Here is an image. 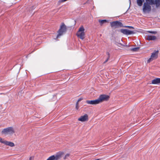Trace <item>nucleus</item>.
<instances>
[{
    "mask_svg": "<svg viewBox=\"0 0 160 160\" xmlns=\"http://www.w3.org/2000/svg\"><path fill=\"white\" fill-rule=\"evenodd\" d=\"M144 0H137V2L138 5L139 6H141Z\"/></svg>",
    "mask_w": 160,
    "mask_h": 160,
    "instance_id": "16",
    "label": "nucleus"
},
{
    "mask_svg": "<svg viewBox=\"0 0 160 160\" xmlns=\"http://www.w3.org/2000/svg\"><path fill=\"white\" fill-rule=\"evenodd\" d=\"M79 105H76V109L78 110L79 108Z\"/></svg>",
    "mask_w": 160,
    "mask_h": 160,
    "instance_id": "23",
    "label": "nucleus"
},
{
    "mask_svg": "<svg viewBox=\"0 0 160 160\" xmlns=\"http://www.w3.org/2000/svg\"><path fill=\"white\" fill-rule=\"evenodd\" d=\"M107 55H108V57H110V54H109V53L108 52H107Z\"/></svg>",
    "mask_w": 160,
    "mask_h": 160,
    "instance_id": "26",
    "label": "nucleus"
},
{
    "mask_svg": "<svg viewBox=\"0 0 160 160\" xmlns=\"http://www.w3.org/2000/svg\"><path fill=\"white\" fill-rule=\"evenodd\" d=\"M31 159H32V158H31H31H30L29 160H31Z\"/></svg>",
    "mask_w": 160,
    "mask_h": 160,
    "instance_id": "28",
    "label": "nucleus"
},
{
    "mask_svg": "<svg viewBox=\"0 0 160 160\" xmlns=\"http://www.w3.org/2000/svg\"><path fill=\"white\" fill-rule=\"evenodd\" d=\"M99 22H100V24L101 25H102L104 23L106 22H107V20H99Z\"/></svg>",
    "mask_w": 160,
    "mask_h": 160,
    "instance_id": "18",
    "label": "nucleus"
},
{
    "mask_svg": "<svg viewBox=\"0 0 160 160\" xmlns=\"http://www.w3.org/2000/svg\"><path fill=\"white\" fill-rule=\"evenodd\" d=\"M67 30L66 26L64 23L61 25V36L65 34Z\"/></svg>",
    "mask_w": 160,
    "mask_h": 160,
    "instance_id": "7",
    "label": "nucleus"
},
{
    "mask_svg": "<svg viewBox=\"0 0 160 160\" xmlns=\"http://www.w3.org/2000/svg\"><path fill=\"white\" fill-rule=\"evenodd\" d=\"M110 25L111 27L113 28H116L122 26V23L118 21L110 22Z\"/></svg>",
    "mask_w": 160,
    "mask_h": 160,
    "instance_id": "6",
    "label": "nucleus"
},
{
    "mask_svg": "<svg viewBox=\"0 0 160 160\" xmlns=\"http://www.w3.org/2000/svg\"><path fill=\"white\" fill-rule=\"evenodd\" d=\"M109 98V96L108 95L102 94L100 95L98 99L99 103H101L103 102L108 101Z\"/></svg>",
    "mask_w": 160,
    "mask_h": 160,
    "instance_id": "4",
    "label": "nucleus"
},
{
    "mask_svg": "<svg viewBox=\"0 0 160 160\" xmlns=\"http://www.w3.org/2000/svg\"><path fill=\"white\" fill-rule=\"evenodd\" d=\"M146 39L148 40H154L156 39V37L153 36L148 35Z\"/></svg>",
    "mask_w": 160,
    "mask_h": 160,
    "instance_id": "14",
    "label": "nucleus"
},
{
    "mask_svg": "<svg viewBox=\"0 0 160 160\" xmlns=\"http://www.w3.org/2000/svg\"><path fill=\"white\" fill-rule=\"evenodd\" d=\"M88 120V116L87 114L81 116L78 119V120L82 122H84L87 121Z\"/></svg>",
    "mask_w": 160,
    "mask_h": 160,
    "instance_id": "11",
    "label": "nucleus"
},
{
    "mask_svg": "<svg viewBox=\"0 0 160 160\" xmlns=\"http://www.w3.org/2000/svg\"><path fill=\"white\" fill-rule=\"evenodd\" d=\"M60 158V154H58L50 157L47 160H58Z\"/></svg>",
    "mask_w": 160,
    "mask_h": 160,
    "instance_id": "8",
    "label": "nucleus"
},
{
    "mask_svg": "<svg viewBox=\"0 0 160 160\" xmlns=\"http://www.w3.org/2000/svg\"><path fill=\"white\" fill-rule=\"evenodd\" d=\"M155 5L156 8L160 6V0H145L142 6V11L144 13H148L151 11V6Z\"/></svg>",
    "mask_w": 160,
    "mask_h": 160,
    "instance_id": "1",
    "label": "nucleus"
},
{
    "mask_svg": "<svg viewBox=\"0 0 160 160\" xmlns=\"http://www.w3.org/2000/svg\"><path fill=\"white\" fill-rule=\"evenodd\" d=\"M158 51H155L154 52L152 53L151 58H149L147 61V62L149 63L153 60L156 59L158 57Z\"/></svg>",
    "mask_w": 160,
    "mask_h": 160,
    "instance_id": "5",
    "label": "nucleus"
},
{
    "mask_svg": "<svg viewBox=\"0 0 160 160\" xmlns=\"http://www.w3.org/2000/svg\"><path fill=\"white\" fill-rule=\"evenodd\" d=\"M148 32H149V33H153V34H156L157 33V32L156 31H148Z\"/></svg>",
    "mask_w": 160,
    "mask_h": 160,
    "instance_id": "21",
    "label": "nucleus"
},
{
    "mask_svg": "<svg viewBox=\"0 0 160 160\" xmlns=\"http://www.w3.org/2000/svg\"><path fill=\"white\" fill-rule=\"evenodd\" d=\"M2 133L6 135H12L14 133V131L13 128L9 127L3 129L2 132Z\"/></svg>",
    "mask_w": 160,
    "mask_h": 160,
    "instance_id": "3",
    "label": "nucleus"
},
{
    "mask_svg": "<svg viewBox=\"0 0 160 160\" xmlns=\"http://www.w3.org/2000/svg\"><path fill=\"white\" fill-rule=\"evenodd\" d=\"M126 27L129 28H133V29L134 28L133 27H132V26H126Z\"/></svg>",
    "mask_w": 160,
    "mask_h": 160,
    "instance_id": "25",
    "label": "nucleus"
},
{
    "mask_svg": "<svg viewBox=\"0 0 160 160\" xmlns=\"http://www.w3.org/2000/svg\"><path fill=\"white\" fill-rule=\"evenodd\" d=\"M7 141L5 140L4 139L0 138V142L4 144L5 145V143Z\"/></svg>",
    "mask_w": 160,
    "mask_h": 160,
    "instance_id": "17",
    "label": "nucleus"
},
{
    "mask_svg": "<svg viewBox=\"0 0 160 160\" xmlns=\"http://www.w3.org/2000/svg\"><path fill=\"white\" fill-rule=\"evenodd\" d=\"M85 29L82 26L79 28L78 32L77 33V37L81 39H83L85 38Z\"/></svg>",
    "mask_w": 160,
    "mask_h": 160,
    "instance_id": "2",
    "label": "nucleus"
},
{
    "mask_svg": "<svg viewBox=\"0 0 160 160\" xmlns=\"http://www.w3.org/2000/svg\"><path fill=\"white\" fill-rule=\"evenodd\" d=\"M120 31L124 34L127 35L134 33V32L127 29H121Z\"/></svg>",
    "mask_w": 160,
    "mask_h": 160,
    "instance_id": "9",
    "label": "nucleus"
},
{
    "mask_svg": "<svg viewBox=\"0 0 160 160\" xmlns=\"http://www.w3.org/2000/svg\"><path fill=\"white\" fill-rule=\"evenodd\" d=\"M69 156V154H67L64 155L63 152H61V158H62L64 160L67 159Z\"/></svg>",
    "mask_w": 160,
    "mask_h": 160,
    "instance_id": "13",
    "label": "nucleus"
},
{
    "mask_svg": "<svg viewBox=\"0 0 160 160\" xmlns=\"http://www.w3.org/2000/svg\"><path fill=\"white\" fill-rule=\"evenodd\" d=\"M58 34L57 35L56 38H58L59 37V36L60 35V28L58 30Z\"/></svg>",
    "mask_w": 160,
    "mask_h": 160,
    "instance_id": "20",
    "label": "nucleus"
},
{
    "mask_svg": "<svg viewBox=\"0 0 160 160\" xmlns=\"http://www.w3.org/2000/svg\"><path fill=\"white\" fill-rule=\"evenodd\" d=\"M120 44V45L121 46H122V45L121 44Z\"/></svg>",
    "mask_w": 160,
    "mask_h": 160,
    "instance_id": "29",
    "label": "nucleus"
},
{
    "mask_svg": "<svg viewBox=\"0 0 160 160\" xmlns=\"http://www.w3.org/2000/svg\"><path fill=\"white\" fill-rule=\"evenodd\" d=\"M82 98H79L78 100V102H80V101H81L82 100Z\"/></svg>",
    "mask_w": 160,
    "mask_h": 160,
    "instance_id": "24",
    "label": "nucleus"
},
{
    "mask_svg": "<svg viewBox=\"0 0 160 160\" xmlns=\"http://www.w3.org/2000/svg\"><path fill=\"white\" fill-rule=\"evenodd\" d=\"M86 102L88 104L92 105H96L99 103L98 99L93 100H87Z\"/></svg>",
    "mask_w": 160,
    "mask_h": 160,
    "instance_id": "10",
    "label": "nucleus"
},
{
    "mask_svg": "<svg viewBox=\"0 0 160 160\" xmlns=\"http://www.w3.org/2000/svg\"><path fill=\"white\" fill-rule=\"evenodd\" d=\"M139 49V48L137 47V48H132L131 49V50L132 51L136 52V51H138Z\"/></svg>",
    "mask_w": 160,
    "mask_h": 160,
    "instance_id": "19",
    "label": "nucleus"
},
{
    "mask_svg": "<svg viewBox=\"0 0 160 160\" xmlns=\"http://www.w3.org/2000/svg\"><path fill=\"white\" fill-rule=\"evenodd\" d=\"M5 145L9 146L11 147H13L15 146L14 144L11 142H9L7 141L5 143Z\"/></svg>",
    "mask_w": 160,
    "mask_h": 160,
    "instance_id": "15",
    "label": "nucleus"
},
{
    "mask_svg": "<svg viewBox=\"0 0 160 160\" xmlns=\"http://www.w3.org/2000/svg\"><path fill=\"white\" fill-rule=\"evenodd\" d=\"M79 102H78L77 101V102H76V105H79Z\"/></svg>",
    "mask_w": 160,
    "mask_h": 160,
    "instance_id": "27",
    "label": "nucleus"
},
{
    "mask_svg": "<svg viewBox=\"0 0 160 160\" xmlns=\"http://www.w3.org/2000/svg\"><path fill=\"white\" fill-rule=\"evenodd\" d=\"M160 83V78H156L152 81V84H159Z\"/></svg>",
    "mask_w": 160,
    "mask_h": 160,
    "instance_id": "12",
    "label": "nucleus"
},
{
    "mask_svg": "<svg viewBox=\"0 0 160 160\" xmlns=\"http://www.w3.org/2000/svg\"><path fill=\"white\" fill-rule=\"evenodd\" d=\"M109 58H110V57H108L107 60L104 62V63H106L109 59Z\"/></svg>",
    "mask_w": 160,
    "mask_h": 160,
    "instance_id": "22",
    "label": "nucleus"
}]
</instances>
